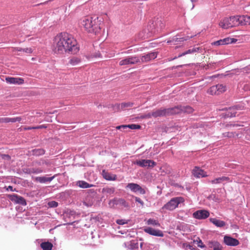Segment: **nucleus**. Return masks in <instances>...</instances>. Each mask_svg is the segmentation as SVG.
Wrapping results in <instances>:
<instances>
[{
    "instance_id": "nucleus-1",
    "label": "nucleus",
    "mask_w": 250,
    "mask_h": 250,
    "mask_svg": "<svg viewBox=\"0 0 250 250\" xmlns=\"http://www.w3.org/2000/svg\"><path fill=\"white\" fill-rule=\"evenodd\" d=\"M79 50L77 42L70 34L63 32L57 35L54 41V51L57 54H76Z\"/></svg>"
},
{
    "instance_id": "nucleus-2",
    "label": "nucleus",
    "mask_w": 250,
    "mask_h": 250,
    "mask_svg": "<svg viewBox=\"0 0 250 250\" xmlns=\"http://www.w3.org/2000/svg\"><path fill=\"white\" fill-rule=\"evenodd\" d=\"M98 17L89 16L82 18L79 22L81 27H83L88 32L97 34L101 29Z\"/></svg>"
},
{
    "instance_id": "nucleus-3",
    "label": "nucleus",
    "mask_w": 250,
    "mask_h": 250,
    "mask_svg": "<svg viewBox=\"0 0 250 250\" xmlns=\"http://www.w3.org/2000/svg\"><path fill=\"white\" fill-rule=\"evenodd\" d=\"M178 109L177 107H173L167 109H160L156 111H153L151 113H148L147 116L148 117H153L155 118L177 114L178 113Z\"/></svg>"
},
{
    "instance_id": "nucleus-4",
    "label": "nucleus",
    "mask_w": 250,
    "mask_h": 250,
    "mask_svg": "<svg viewBox=\"0 0 250 250\" xmlns=\"http://www.w3.org/2000/svg\"><path fill=\"white\" fill-rule=\"evenodd\" d=\"M219 26L223 29H228L238 25L237 16L225 18L219 22Z\"/></svg>"
},
{
    "instance_id": "nucleus-5",
    "label": "nucleus",
    "mask_w": 250,
    "mask_h": 250,
    "mask_svg": "<svg viewBox=\"0 0 250 250\" xmlns=\"http://www.w3.org/2000/svg\"><path fill=\"white\" fill-rule=\"evenodd\" d=\"M184 201V199L182 197L172 198L162 207V209L170 211L173 210L178 207L179 204L183 203Z\"/></svg>"
},
{
    "instance_id": "nucleus-6",
    "label": "nucleus",
    "mask_w": 250,
    "mask_h": 250,
    "mask_svg": "<svg viewBox=\"0 0 250 250\" xmlns=\"http://www.w3.org/2000/svg\"><path fill=\"white\" fill-rule=\"evenodd\" d=\"M109 206L111 208H114L115 206H120L125 208H129V204L123 198H114L109 201Z\"/></svg>"
},
{
    "instance_id": "nucleus-7",
    "label": "nucleus",
    "mask_w": 250,
    "mask_h": 250,
    "mask_svg": "<svg viewBox=\"0 0 250 250\" xmlns=\"http://www.w3.org/2000/svg\"><path fill=\"white\" fill-rule=\"evenodd\" d=\"M134 164L142 167L152 168L156 165V163L151 160L142 159L137 160Z\"/></svg>"
},
{
    "instance_id": "nucleus-8",
    "label": "nucleus",
    "mask_w": 250,
    "mask_h": 250,
    "mask_svg": "<svg viewBox=\"0 0 250 250\" xmlns=\"http://www.w3.org/2000/svg\"><path fill=\"white\" fill-rule=\"evenodd\" d=\"M140 62V59L137 56H129L119 62L120 65L134 64Z\"/></svg>"
},
{
    "instance_id": "nucleus-9",
    "label": "nucleus",
    "mask_w": 250,
    "mask_h": 250,
    "mask_svg": "<svg viewBox=\"0 0 250 250\" xmlns=\"http://www.w3.org/2000/svg\"><path fill=\"white\" fill-rule=\"evenodd\" d=\"M226 91V87L223 84H218L210 87L208 92L211 95H219Z\"/></svg>"
},
{
    "instance_id": "nucleus-10",
    "label": "nucleus",
    "mask_w": 250,
    "mask_h": 250,
    "mask_svg": "<svg viewBox=\"0 0 250 250\" xmlns=\"http://www.w3.org/2000/svg\"><path fill=\"white\" fill-rule=\"evenodd\" d=\"M193 217L198 220L205 219L209 217V212L205 209L198 210L193 213Z\"/></svg>"
},
{
    "instance_id": "nucleus-11",
    "label": "nucleus",
    "mask_w": 250,
    "mask_h": 250,
    "mask_svg": "<svg viewBox=\"0 0 250 250\" xmlns=\"http://www.w3.org/2000/svg\"><path fill=\"white\" fill-rule=\"evenodd\" d=\"M126 188H129L134 193L138 192L141 194H145L146 193L145 189L137 184L133 183H129L127 185Z\"/></svg>"
},
{
    "instance_id": "nucleus-12",
    "label": "nucleus",
    "mask_w": 250,
    "mask_h": 250,
    "mask_svg": "<svg viewBox=\"0 0 250 250\" xmlns=\"http://www.w3.org/2000/svg\"><path fill=\"white\" fill-rule=\"evenodd\" d=\"M9 199L15 204H20L22 206H25L26 202L24 198L16 194H10L8 195Z\"/></svg>"
},
{
    "instance_id": "nucleus-13",
    "label": "nucleus",
    "mask_w": 250,
    "mask_h": 250,
    "mask_svg": "<svg viewBox=\"0 0 250 250\" xmlns=\"http://www.w3.org/2000/svg\"><path fill=\"white\" fill-rule=\"evenodd\" d=\"M144 230L145 232L153 236L159 237H163L164 236V233L162 231L154 229L151 227H146L145 228Z\"/></svg>"
},
{
    "instance_id": "nucleus-14",
    "label": "nucleus",
    "mask_w": 250,
    "mask_h": 250,
    "mask_svg": "<svg viewBox=\"0 0 250 250\" xmlns=\"http://www.w3.org/2000/svg\"><path fill=\"white\" fill-rule=\"evenodd\" d=\"M224 242L226 245L230 246H236L239 244L237 239L227 235L224 236Z\"/></svg>"
},
{
    "instance_id": "nucleus-15",
    "label": "nucleus",
    "mask_w": 250,
    "mask_h": 250,
    "mask_svg": "<svg viewBox=\"0 0 250 250\" xmlns=\"http://www.w3.org/2000/svg\"><path fill=\"white\" fill-rule=\"evenodd\" d=\"M238 25L239 24L243 25H250V16H237Z\"/></svg>"
},
{
    "instance_id": "nucleus-16",
    "label": "nucleus",
    "mask_w": 250,
    "mask_h": 250,
    "mask_svg": "<svg viewBox=\"0 0 250 250\" xmlns=\"http://www.w3.org/2000/svg\"><path fill=\"white\" fill-rule=\"evenodd\" d=\"M156 52H151L141 56L140 59V62H146L151 60H153L157 57Z\"/></svg>"
},
{
    "instance_id": "nucleus-17",
    "label": "nucleus",
    "mask_w": 250,
    "mask_h": 250,
    "mask_svg": "<svg viewBox=\"0 0 250 250\" xmlns=\"http://www.w3.org/2000/svg\"><path fill=\"white\" fill-rule=\"evenodd\" d=\"M5 81L6 83L9 84H21L24 83V80L21 78L19 77H6Z\"/></svg>"
},
{
    "instance_id": "nucleus-18",
    "label": "nucleus",
    "mask_w": 250,
    "mask_h": 250,
    "mask_svg": "<svg viewBox=\"0 0 250 250\" xmlns=\"http://www.w3.org/2000/svg\"><path fill=\"white\" fill-rule=\"evenodd\" d=\"M192 174L197 178H201L207 176L206 172L198 167H195L192 170Z\"/></svg>"
},
{
    "instance_id": "nucleus-19",
    "label": "nucleus",
    "mask_w": 250,
    "mask_h": 250,
    "mask_svg": "<svg viewBox=\"0 0 250 250\" xmlns=\"http://www.w3.org/2000/svg\"><path fill=\"white\" fill-rule=\"evenodd\" d=\"M102 175L104 179L108 181H115L117 179L115 174L108 172L105 170H103Z\"/></svg>"
},
{
    "instance_id": "nucleus-20",
    "label": "nucleus",
    "mask_w": 250,
    "mask_h": 250,
    "mask_svg": "<svg viewBox=\"0 0 250 250\" xmlns=\"http://www.w3.org/2000/svg\"><path fill=\"white\" fill-rule=\"evenodd\" d=\"M21 118L20 117H16L14 118H8V117H2L0 118V123H15V122H21Z\"/></svg>"
},
{
    "instance_id": "nucleus-21",
    "label": "nucleus",
    "mask_w": 250,
    "mask_h": 250,
    "mask_svg": "<svg viewBox=\"0 0 250 250\" xmlns=\"http://www.w3.org/2000/svg\"><path fill=\"white\" fill-rule=\"evenodd\" d=\"M230 181V180L228 177L222 176L221 177H218L211 180L210 183L212 184H218L223 183L224 182H229Z\"/></svg>"
},
{
    "instance_id": "nucleus-22",
    "label": "nucleus",
    "mask_w": 250,
    "mask_h": 250,
    "mask_svg": "<svg viewBox=\"0 0 250 250\" xmlns=\"http://www.w3.org/2000/svg\"><path fill=\"white\" fill-rule=\"evenodd\" d=\"M209 221L213 225H214L215 226L218 228H222L224 227L226 225V223L224 221L217 219L215 218H209Z\"/></svg>"
},
{
    "instance_id": "nucleus-23",
    "label": "nucleus",
    "mask_w": 250,
    "mask_h": 250,
    "mask_svg": "<svg viewBox=\"0 0 250 250\" xmlns=\"http://www.w3.org/2000/svg\"><path fill=\"white\" fill-rule=\"evenodd\" d=\"M232 39L230 38H225L223 40H220L216 42H214L212 43V45H216V46H219L220 45H224V44H227L229 43L230 42H231Z\"/></svg>"
},
{
    "instance_id": "nucleus-24",
    "label": "nucleus",
    "mask_w": 250,
    "mask_h": 250,
    "mask_svg": "<svg viewBox=\"0 0 250 250\" xmlns=\"http://www.w3.org/2000/svg\"><path fill=\"white\" fill-rule=\"evenodd\" d=\"M54 178V176L50 177L40 176L36 177L35 180L41 183H45L46 182H50Z\"/></svg>"
},
{
    "instance_id": "nucleus-25",
    "label": "nucleus",
    "mask_w": 250,
    "mask_h": 250,
    "mask_svg": "<svg viewBox=\"0 0 250 250\" xmlns=\"http://www.w3.org/2000/svg\"><path fill=\"white\" fill-rule=\"evenodd\" d=\"M76 186L82 188H87L94 186L93 185L89 184L86 182L82 180L78 181L76 182Z\"/></svg>"
},
{
    "instance_id": "nucleus-26",
    "label": "nucleus",
    "mask_w": 250,
    "mask_h": 250,
    "mask_svg": "<svg viewBox=\"0 0 250 250\" xmlns=\"http://www.w3.org/2000/svg\"><path fill=\"white\" fill-rule=\"evenodd\" d=\"M43 170L40 168H29L25 170L24 172L27 174H39L42 172Z\"/></svg>"
},
{
    "instance_id": "nucleus-27",
    "label": "nucleus",
    "mask_w": 250,
    "mask_h": 250,
    "mask_svg": "<svg viewBox=\"0 0 250 250\" xmlns=\"http://www.w3.org/2000/svg\"><path fill=\"white\" fill-rule=\"evenodd\" d=\"M187 39L185 38H178L177 36L173 37L171 39L167 41V43H173V44H177V42H182L187 40Z\"/></svg>"
},
{
    "instance_id": "nucleus-28",
    "label": "nucleus",
    "mask_w": 250,
    "mask_h": 250,
    "mask_svg": "<svg viewBox=\"0 0 250 250\" xmlns=\"http://www.w3.org/2000/svg\"><path fill=\"white\" fill-rule=\"evenodd\" d=\"M178 109V113H179L180 111H183L187 113H191L193 112V108L189 106H180V108L178 107H176Z\"/></svg>"
},
{
    "instance_id": "nucleus-29",
    "label": "nucleus",
    "mask_w": 250,
    "mask_h": 250,
    "mask_svg": "<svg viewBox=\"0 0 250 250\" xmlns=\"http://www.w3.org/2000/svg\"><path fill=\"white\" fill-rule=\"evenodd\" d=\"M199 50V47H194V48H193L192 49H189L187 51H185V52H184L179 54L178 56V58L184 56H185L186 55H187V54L194 53L196 52L197 51H198Z\"/></svg>"
},
{
    "instance_id": "nucleus-30",
    "label": "nucleus",
    "mask_w": 250,
    "mask_h": 250,
    "mask_svg": "<svg viewBox=\"0 0 250 250\" xmlns=\"http://www.w3.org/2000/svg\"><path fill=\"white\" fill-rule=\"evenodd\" d=\"M146 224L148 225H152L154 227H160V224L157 220L153 218H149L146 221Z\"/></svg>"
},
{
    "instance_id": "nucleus-31",
    "label": "nucleus",
    "mask_w": 250,
    "mask_h": 250,
    "mask_svg": "<svg viewBox=\"0 0 250 250\" xmlns=\"http://www.w3.org/2000/svg\"><path fill=\"white\" fill-rule=\"evenodd\" d=\"M41 247L43 250H51L53 247V245L48 242H42L41 244Z\"/></svg>"
},
{
    "instance_id": "nucleus-32",
    "label": "nucleus",
    "mask_w": 250,
    "mask_h": 250,
    "mask_svg": "<svg viewBox=\"0 0 250 250\" xmlns=\"http://www.w3.org/2000/svg\"><path fill=\"white\" fill-rule=\"evenodd\" d=\"M102 192L105 194L111 195L114 193L115 188L113 187H105L102 189Z\"/></svg>"
},
{
    "instance_id": "nucleus-33",
    "label": "nucleus",
    "mask_w": 250,
    "mask_h": 250,
    "mask_svg": "<svg viewBox=\"0 0 250 250\" xmlns=\"http://www.w3.org/2000/svg\"><path fill=\"white\" fill-rule=\"evenodd\" d=\"M80 62L81 60L79 58L73 57L70 59L69 63L72 65L74 66L78 64Z\"/></svg>"
},
{
    "instance_id": "nucleus-34",
    "label": "nucleus",
    "mask_w": 250,
    "mask_h": 250,
    "mask_svg": "<svg viewBox=\"0 0 250 250\" xmlns=\"http://www.w3.org/2000/svg\"><path fill=\"white\" fill-rule=\"evenodd\" d=\"M45 153V151L42 148L35 149L32 150L33 155L39 156L42 155Z\"/></svg>"
},
{
    "instance_id": "nucleus-35",
    "label": "nucleus",
    "mask_w": 250,
    "mask_h": 250,
    "mask_svg": "<svg viewBox=\"0 0 250 250\" xmlns=\"http://www.w3.org/2000/svg\"><path fill=\"white\" fill-rule=\"evenodd\" d=\"M133 105V103L130 102L127 103H122L120 105H117V107L121 109H124L125 108L127 107H131Z\"/></svg>"
},
{
    "instance_id": "nucleus-36",
    "label": "nucleus",
    "mask_w": 250,
    "mask_h": 250,
    "mask_svg": "<svg viewBox=\"0 0 250 250\" xmlns=\"http://www.w3.org/2000/svg\"><path fill=\"white\" fill-rule=\"evenodd\" d=\"M210 247L211 248L213 249V250H215L216 248H219L220 247L222 246L220 244L217 242V241H213V242H211L210 243Z\"/></svg>"
},
{
    "instance_id": "nucleus-37",
    "label": "nucleus",
    "mask_w": 250,
    "mask_h": 250,
    "mask_svg": "<svg viewBox=\"0 0 250 250\" xmlns=\"http://www.w3.org/2000/svg\"><path fill=\"white\" fill-rule=\"evenodd\" d=\"M48 206L49 208H56L58 206V203L55 201H52L48 203Z\"/></svg>"
},
{
    "instance_id": "nucleus-38",
    "label": "nucleus",
    "mask_w": 250,
    "mask_h": 250,
    "mask_svg": "<svg viewBox=\"0 0 250 250\" xmlns=\"http://www.w3.org/2000/svg\"><path fill=\"white\" fill-rule=\"evenodd\" d=\"M116 222L118 225H123L127 224L128 221L125 219H117Z\"/></svg>"
},
{
    "instance_id": "nucleus-39",
    "label": "nucleus",
    "mask_w": 250,
    "mask_h": 250,
    "mask_svg": "<svg viewBox=\"0 0 250 250\" xmlns=\"http://www.w3.org/2000/svg\"><path fill=\"white\" fill-rule=\"evenodd\" d=\"M127 127L131 128L132 129H140L141 126L140 125H135V124H131L127 125Z\"/></svg>"
},
{
    "instance_id": "nucleus-40",
    "label": "nucleus",
    "mask_w": 250,
    "mask_h": 250,
    "mask_svg": "<svg viewBox=\"0 0 250 250\" xmlns=\"http://www.w3.org/2000/svg\"><path fill=\"white\" fill-rule=\"evenodd\" d=\"M23 52L30 54L33 52V49L31 48H26L23 49Z\"/></svg>"
},
{
    "instance_id": "nucleus-41",
    "label": "nucleus",
    "mask_w": 250,
    "mask_h": 250,
    "mask_svg": "<svg viewBox=\"0 0 250 250\" xmlns=\"http://www.w3.org/2000/svg\"><path fill=\"white\" fill-rule=\"evenodd\" d=\"M135 202L140 203L142 206L144 205V202L139 197H135Z\"/></svg>"
},
{
    "instance_id": "nucleus-42",
    "label": "nucleus",
    "mask_w": 250,
    "mask_h": 250,
    "mask_svg": "<svg viewBox=\"0 0 250 250\" xmlns=\"http://www.w3.org/2000/svg\"><path fill=\"white\" fill-rule=\"evenodd\" d=\"M198 247L204 248L205 247V245L203 243L201 240L199 239V241H198Z\"/></svg>"
},
{
    "instance_id": "nucleus-43",
    "label": "nucleus",
    "mask_w": 250,
    "mask_h": 250,
    "mask_svg": "<svg viewBox=\"0 0 250 250\" xmlns=\"http://www.w3.org/2000/svg\"><path fill=\"white\" fill-rule=\"evenodd\" d=\"M127 128V125H119V126H117L116 127V128L117 129H120L121 128Z\"/></svg>"
},
{
    "instance_id": "nucleus-44",
    "label": "nucleus",
    "mask_w": 250,
    "mask_h": 250,
    "mask_svg": "<svg viewBox=\"0 0 250 250\" xmlns=\"http://www.w3.org/2000/svg\"><path fill=\"white\" fill-rule=\"evenodd\" d=\"M43 127H45L44 126V125H41L36 126V127H34V128H35V129H39V128H43Z\"/></svg>"
},
{
    "instance_id": "nucleus-45",
    "label": "nucleus",
    "mask_w": 250,
    "mask_h": 250,
    "mask_svg": "<svg viewBox=\"0 0 250 250\" xmlns=\"http://www.w3.org/2000/svg\"><path fill=\"white\" fill-rule=\"evenodd\" d=\"M246 71L250 72V64L245 68Z\"/></svg>"
},
{
    "instance_id": "nucleus-46",
    "label": "nucleus",
    "mask_w": 250,
    "mask_h": 250,
    "mask_svg": "<svg viewBox=\"0 0 250 250\" xmlns=\"http://www.w3.org/2000/svg\"><path fill=\"white\" fill-rule=\"evenodd\" d=\"M8 189H9L12 191H14L16 190L15 189H13V187L12 186H9L8 187Z\"/></svg>"
},
{
    "instance_id": "nucleus-47",
    "label": "nucleus",
    "mask_w": 250,
    "mask_h": 250,
    "mask_svg": "<svg viewBox=\"0 0 250 250\" xmlns=\"http://www.w3.org/2000/svg\"><path fill=\"white\" fill-rule=\"evenodd\" d=\"M75 214V212L73 210H71L69 212V214L71 215H74Z\"/></svg>"
},
{
    "instance_id": "nucleus-48",
    "label": "nucleus",
    "mask_w": 250,
    "mask_h": 250,
    "mask_svg": "<svg viewBox=\"0 0 250 250\" xmlns=\"http://www.w3.org/2000/svg\"><path fill=\"white\" fill-rule=\"evenodd\" d=\"M236 113H231V114L229 115L230 117L235 116Z\"/></svg>"
},
{
    "instance_id": "nucleus-49",
    "label": "nucleus",
    "mask_w": 250,
    "mask_h": 250,
    "mask_svg": "<svg viewBox=\"0 0 250 250\" xmlns=\"http://www.w3.org/2000/svg\"><path fill=\"white\" fill-rule=\"evenodd\" d=\"M222 250V247L221 246L219 248H216L215 250Z\"/></svg>"
},
{
    "instance_id": "nucleus-50",
    "label": "nucleus",
    "mask_w": 250,
    "mask_h": 250,
    "mask_svg": "<svg viewBox=\"0 0 250 250\" xmlns=\"http://www.w3.org/2000/svg\"><path fill=\"white\" fill-rule=\"evenodd\" d=\"M23 48H18V49H17V50H18V51H23Z\"/></svg>"
},
{
    "instance_id": "nucleus-51",
    "label": "nucleus",
    "mask_w": 250,
    "mask_h": 250,
    "mask_svg": "<svg viewBox=\"0 0 250 250\" xmlns=\"http://www.w3.org/2000/svg\"><path fill=\"white\" fill-rule=\"evenodd\" d=\"M233 108H235V109H238V105H236L235 106H234L232 108H231L230 110L233 109Z\"/></svg>"
},
{
    "instance_id": "nucleus-52",
    "label": "nucleus",
    "mask_w": 250,
    "mask_h": 250,
    "mask_svg": "<svg viewBox=\"0 0 250 250\" xmlns=\"http://www.w3.org/2000/svg\"><path fill=\"white\" fill-rule=\"evenodd\" d=\"M227 135H226L227 136H228V137H230L231 136V135H229V134H230V133L228 132V133H227Z\"/></svg>"
},
{
    "instance_id": "nucleus-53",
    "label": "nucleus",
    "mask_w": 250,
    "mask_h": 250,
    "mask_svg": "<svg viewBox=\"0 0 250 250\" xmlns=\"http://www.w3.org/2000/svg\"><path fill=\"white\" fill-rule=\"evenodd\" d=\"M34 127H29V128H28V129H34Z\"/></svg>"
},
{
    "instance_id": "nucleus-54",
    "label": "nucleus",
    "mask_w": 250,
    "mask_h": 250,
    "mask_svg": "<svg viewBox=\"0 0 250 250\" xmlns=\"http://www.w3.org/2000/svg\"><path fill=\"white\" fill-rule=\"evenodd\" d=\"M191 2H193L196 1L197 0H190Z\"/></svg>"
},
{
    "instance_id": "nucleus-55",
    "label": "nucleus",
    "mask_w": 250,
    "mask_h": 250,
    "mask_svg": "<svg viewBox=\"0 0 250 250\" xmlns=\"http://www.w3.org/2000/svg\"><path fill=\"white\" fill-rule=\"evenodd\" d=\"M140 247H141V249H143L142 248V247H143V243H141Z\"/></svg>"
},
{
    "instance_id": "nucleus-56",
    "label": "nucleus",
    "mask_w": 250,
    "mask_h": 250,
    "mask_svg": "<svg viewBox=\"0 0 250 250\" xmlns=\"http://www.w3.org/2000/svg\"><path fill=\"white\" fill-rule=\"evenodd\" d=\"M141 38L145 39V38H146V37H145V36H143V37H142Z\"/></svg>"
}]
</instances>
